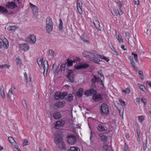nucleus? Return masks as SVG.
Masks as SVG:
<instances>
[{
  "mask_svg": "<svg viewBox=\"0 0 151 151\" xmlns=\"http://www.w3.org/2000/svg\"><path fill=\"white\" fill-rule=\"evenodd\" d=\"M84 95L87 96L93 95L92 99L96 102H98L102 99L101 94L97 93L96 91L93 88H91L84 92Z\"/></svg>",
  "mask_w": 151,
  "mask_h": 151,
  "instance_id": "1",
  "label": "nucleus"
},
{
  "mask_svg": "<svg viewBox=\"0 0 151 151\" xmlns=\"http://www.w3.org/2000/svg\"><path fill=\"white\" fill-rule=\"evenodd\" d=\"M54 142L56 146L60 147L62 146V148L64 150L66 149V146L63 139L62 136L61 135H56L54 137Z\"/></svg>",
  "mask_w": 151,
  "mask_h": 151,
  "instance_id": "2",
  "label": "nucleus"
},
{
  "mask_svg": "<svg viewBox=\"0 0 151 151\" xmlns=\"http://www.w3.org/2000/svg\"><path fill=\"white\" fill-rule=\"evenodd\" d=\"M89 52L86 51H84L82 53L83 56L86 57L88 60L91 61L93 62L96 63H99V62L100 61V60L98 58H95L93 57H91L89 55Z\"/></svg>",
  "mask_w": 151,
  "mask_h": 151,
  "instance_id": "3",
  "label": "nucleus"
},
{
  "mask_svg": "<svg viewBox=\"0 0 151 151\" xmlns=\"http://www.w3.org/2000/svg\"><path fill=\"white\" fill-rule=\"evenodd\" d=\"M100 112L102 115H106L108 114L109 110L107 104L104 103L101 104L100 106Z\"/></svg>",
  "mask_w": 151,
  "mask_h": 151,
  "instance_id": "4",
  "label": "nucleus"
},
{
  "mask_svg": "<svg viewBox=\"0 0 151 151\" xmlns=\"http://www.w3.org/2000/svg\"><path fill=\"white\" fill-rule=\"evenodd\" d=\"M46 23V29L47 31L48 32L51 31L52 29L53 24L52 22L50 17H48L47 18Z\"/></svg>",
  "mask_w": 151,
  "mask_h": 151,
  "instance_id": "5",
  "label": "nucleus"
},
{
  "mask_svg": "<svg viewBox=\"0 0 151 151\" xmlns=\"http://www.w3.org/2000/svg\"><path fill=\"white\" fill-rule=\"evenodd\" d=\"M101 82V83L103 86V81L102 80H100V79L97 78L95 76H94V77L91 79V86L92 87L96 88V83H99Z\"/></svg>",
  "mask_w": 151,
  "mask_h": 151,
  "instance_id": "6",
  "label": "nucleus"
},
{
  "mask_svg": "<svg viewBox=\"0 0 151 151\" xmlns=\"http://www.w3.org/2000/svg\"><path fill=\"white\" fill-rule=\"evenodd\" d=\"M29 6L31 8L34 15L36 16L37 18H39L40 17V16L37 14L38 11L37 6L34 5L31 3H29Z\"/></svg>",
  "mask_w": 151,
  "mask_h": 151,
  "instance_id": "7",
  "label": "nucleus"
},
{
  "mask_svg": "<svg viewBox=\"0 0 151 151\" xmlns=\"http://www.w3.org/2000/svg\"><path fill=\"white\" fill-rule=\"evenodd\" d=\"M67 142L70 144H73L75 143L76 141V137L73 135H68L67 137Z\"/></svg>",
  "mask_w": 151,
  "mask_h": 151,
  "instance_id": "8",
  "label": "nucleus"
},
{
  "mask_svg": "<svg viewBox=\"0 0 151 151\" xmlns=\"http://www.w3.org/2000/svg\"><path fill=\"white\" fill-rule=\"evenodd\" d=\"M93 20L95 27L100 30H101V27L100 26L99 22L97 18L94 16L93 18Z\"/></svg>",
  "mask_w": 151,
  "mask_h": 151,
  "instance_id": "9",
  "label": "nucleus"
},
{
  "mask_svg": "<svg viewBox=\"0 0 151 151\" xmlns=\"http://www.w3.org/2000/svg\"><path fill=\"white\" fill-rule=\"evenodd\" d=\"M17 7V4L13 1L8 2L6 4V7L8 9H12Z\"/></svg>",
  "mask_w": 151,
  "mask_h": 151,
  "instance_id": "10",
  "label": "nucleus"
},
{
  "mask_svg": "<svg viewBox=\"0 0 151 151\" xmlns=\"http://www.w3.org/2000/svg\"><path fill=\"white\" fill-rule=\"evenodd\" d=\"M19 47L20 50L26 51H28L29 49L28 45L25 43L19 44Z\"/></svg>",
  "mask_w": 151,
  "mask_h": 151,
  "instance_id": "11",
  "label": "nucleus"
},
{
  "mask_svg": "<svg viewBox=\"0 0 151 151\" xmlns=\"http://www.w3.org/2000/svg\"><path fill=\"white\" fill-rule=\"evenodd\" d=\"M9 45L8 40H5L3 42H0V49H2L3 47L7 49L9 47Z\"/></svg>",
  "mask_w": 151,
  "mask_h": 151,
  "instance_id": "12",
  "label": "nucleus"
},
{
  "mask_svg": "<svg viewBox=\"0 0 151 151\" xmlns=\"http://www.w3.org/2000/svg\"><path fill=\"white\" fill-rule=\"evenodd\" d=\"M82 3L80 0H78L77 2V8L79 13L81 14H82Z\"/></svg>",
  "mask_w": 151,
  "mask_h": 151,
  "instance_id": "13",
  "label": "nucleus"
},
{
  "mask_svg": "<svg viewBox=\"0 0 151 151\" xmlns=\"http://www.w3.org/2000/svg\"><path fill=\"white\" fill-rule=\"evenodd\" d=\"M8 139L13 147L17 148L18 146L17 143L12 137H8Z\"/></svg>",
  "mask_w": 151,
  "mask_h": 151,
  "instance_id": "14",
  "label": "nucleus"
},
{
  "mask_svg": "<svg viewBox=\"0 0 151 151\" xmlns=\"http://www.w3.org/2000/svg\"><path fill=\"white\" fill-rule=\"evenodd\" d=\"M65 123V122L64 120L58 121L55 124L54 127L55 128L58 129L59 128L63 126Z\"/></svg>",
  "mask_w": 151,
  "mask_h": 151,
  "instance_id": "15",
  "label": "nucleus"
},
{
  "mask_svg": "<svg viewBox=\"0 0 151 151\" xmlns=\"http://www.w3.org/2000/svg\"><path fill=\"white\" fill-rule=\"evenodd\" d=\"M68 74L67 75V77L68 78L69 81L71 82H73L74 77L73 71L71 70H68Z\"/></svg>",
  "mask_w": 151,
  "mask_h": 151,
  "instance_id": "16",
  "label": "nucleus"
},
{
  "mask_svg": "<svg viewBox=\"0 0 151 151\" xmlns=\"http://www.w3.org/2000/svg\"><path fill=\"white\" fill-rule=\"evenodd\" d=\"M89 66V65L87 63H83L79 65H76L75 66V68L76 69H86Z\"/></svg>",
  "mask_w": 151,
  "mask_h": 151,
  "instance_id": "17",
  "label": "nucleus"
},
{
  "mask_svg": "<svg viewBox=\"0 0 151 151\" xmlns=\"http://www.w3.org/2000/svg\"><path fill=\"white\" fill-rule=\"evenodd\" d=\"M27 39L29 40V41L34 44L36 41L35 36L34 34H30L28 37Z\"/></svg>",
  "mask_w": 151,
  "mask_h": 151,
  "instance_id": "18",
  "label": "nucleus"
},
{
  "mask_svg": "<svg viewBox=\"0 0 151 151\" xmlns=\"http://www.w3.org/2000/svg\"><path fill=\"white\" fill-rule=\"evenodd\" d=\"M7 94L8 97L10 99L12 100L14 99V95L13 93L12 88H11L9 89Z\"/></svg>",
  "mask_w": 151,
  "mask_h": 151,
  "instance_id": "19",
  "label": "nucleus"
},
{
  "mask_svg": "<svg viewBox=\"0 0 151 151\" xmlns=\"http://www.w3.org/2000/svg\"><path fill=\"white\" fill-rule=\"evenodd\" d=\"M65 102L58 101L55 102V106L58 108H62L65 105Z\"/></svg>",
  "mask_w": 151,
  "mask_h": 151,
  "instance_id": "20",
  "label": "nucleus"
},
{
  "mask_svg": "<svg viewBox=\"0 0 151 151\" xmlns=\"http://www.w3.org/2000/svg\"><path fill=\"white\" fill-rule=\"evenodd\" d=\"M98 129L100 132H102L107 130V128L104 125L100 124L98 126Z\"/></svg>",
  "mask_w": 151,
  "mask_h": 151,
  "instance_id": "21",
  "label": "nucleus"
},
{
  "mask_svg": "<svg viewBox=\"0 0 151 151\" xmlns=\"http://www.w3.org/2000/svg\"><path fill=\"white\" fill-rule=\"evenodd\" d=\"M81 39L83 40V42H88L89 40V38L86 35V34L85 33H83V34L82 35L81 37Z\"/></svg>",
  "mask_w": 151,
  "mask_h": 151,
  "instance_id": "22",
  "label": "nucleus"
},
{
  "mask_svg": "<svg viewBox=\"0 0 151 151\" xmlns=\"http://www.w3.org/2000/svg\"><path fill=\"white\" fill-rule=\"evenodd\" d=\"M48 67L49 65L47 61V60L44 61L43 62V67L44 69V71L43 72L44 74L45 71L46 72V73H47L48 69Z\"/></svg>",
  "mask_w": 151,
  "mask_h": 151,
  "instance_id": "23",
  "label": "nucleus"
},
{
  "mask_svg": "<svg viewBox=\"0 0 151 151\" xmlns=\"http://www.w3.org/2000/svg\"><path fill=\"white\" fill-rule=\"evenodd\" d=\"M78 58H76V59H75L74 60L72 61L70 59H67V63L68 65V66H71L73 65V63L75 62V60L78 61Z\"/></svg>",
  "mask_w": 151,
  "mask_h": 151,
  "instance_id": "24",
  "label": "nucleus"
},
{
  "mask_svg": "<svg viewBox=\"0 0 151 151\" xmlns=\"http://www.w3.org/2000/svg\"><path fill=\"white\" fill-rule=\"evenodd\" d=\"M53 118L56 119H58L61 117V114L60 112H56L53 114Z\"/></svg>",
  "mask_w": 151,
  "mask_h": 151,
  "instance_id": "25",
  "label": "nucleus"
},
{
  "mask_svg": "<svg viewBox=\"0 0 151 151\" xmlns=\"http://www.w3.org/2000/svg\"><path fill=\"white\" fill-rule=\"evenodd\" d=\"M116 37L119 43H121L123 42V39L122 36L120 34L118 33L117 35V33H116Z\"/></svg>",
  "mask_w": 151,
  "mask_h": 151,
  "instance_id": "26",
  "label": "nucleus"
},
{
  "mask_svg": "<svg viewBox=\"0 0 151 151\" xmlns=\"http://www.w3.org/2000/svg\"><path fill=\"white\" fill-rule=\"evenodd\" d=\"M37 62L39 67L41 68H42V58H38Z\"/></svg>",
  "mask_w": 151,
  "mask_h": 151,
  "instance_id": "27",
  "label": "nucleus"
},
{
  "mask_svg": "<svg viewBox=\"0 0 151 151\" xmlns=\"http://www.w3.org/2000/svg\"><path fill=\"white\" fill-rule=\"evenodd\" d=\"M89 53H90L93 56L95 57V58H96V56H99V55H100L99 54V53L97 52L94 50H91L89 52Z\"/></svg>",
  "mask_w": 151,
  "mask_h": 151,
  "instance_id": "28",
  "label": "nucleus"
},
{
  "mask_svg": "<svg viewBox=\"0 0 151 151\" xmlns=\"http://www.w3.org/2000/svg\"><path fill=\"white\" fill-rule=\"evenodd\" d=\"M60 92H58L55 93L54 95V97L56 100H59L60 99Z\"/></svg>",
  "mask_w": 151,
  "mask_h": 151,
  "instance_id": "29",
  "label": "nucleus"
},
{
  "mask_svg": "<svg viewBox=\"0 0 151 151\" xmlns=\"http://www.w3.org/2000/svg\"><path fill=\"white\" fill-rule=\"evenodd\" d=\"M66 63V62L65 63H62L61 66L59 70V71L60 72H62V71H63L65 70V64Z\"/></svg>",
  "mask_w": 151,
  "mask_h": 151,
  "instance_id": "30",
  "label": "nucleus"
},
{
  "mask_svg": "<svg viewBox=\"0 0 151 151\" xmlns=\"http://www.w3.org/2000/svg\"><path fill=\"white\" fill-rule=\"evenodd\" d=\"M0 12L3 13H7L8 12V11L7 9L4 7L1 6H0Z\"/></svg>",
  "mask_w": 151,
  "mask_h": 151,
  "instance_id": "31",
  "label": "nucleus"
},
{
  "mask_svg": "<svg viewBox=\"0 0 151 151\" xmlns=\"http://www.w3.org/2000/svg\"><path fill=\"white\" fill-rule=\"evenodd\" d=\"M130 64L132 67L134 69L137 68V67L135 65V63L134 60L133 58H132L130 59Z\"/></svg>",
  "mask_w": 151,
  "mask_h": 151,
  "instance_id": "32",
  "label": "nucleus"
},
{
  "mask_svg": "<svg viewBox=\"0 0 151 151\" xmlns=\"http://www.w3.org/2000/svg\"><path fill=\"white\" fill-rule=\"evenodd\" d=\"M130 64L132 67L134 69L137 68V67L135 65V63L134 60L133 58H132L130 59Z\"/></svg>",
  "mask_w": 151,
  "mask_h": 151,
  "instance_id": "33",
  "label": "nucleus"
},
{
  "mask_svg": "<svg viewBox=\"0 0 151 151\" xmlns=\"http://www.w3.org/2000/svg\"><path fill=\"white\" fill-rule=\"evenodd\" d=\"M130 64L132 67L134 69L137 68V67L135 65V63L134 60L133 58H132L130 59Z\"/></svg>",
  "mask_w": 151,
  "mask_h": 151,
  "instance_id": "34",
  "label": "nucleus"
},
{
  "mask_svg": "<svg viewBox=\"0 0 151 151\" xmlns=\"http://www.w3.org/2000/svg\"><path fill=\"white\" fill-rule=\"evenodd\" d=\"M16 28L15 26H9L7 28V29L9 31H14Z\"/></svg>",
  "mask_w": 151,
  "mask_h": 151,
  "instance_id": "35",
  "label": "nucleus"
},
{
  "mask_svg": "<svg viewBox=\"0 0 151 151\" xmlns=\"http://www.w3.org/2000/svg\"><path fill=\"white\" fill-rule=\"evenodd\" d=\"M132 55L134 56V57L135 61L137 62L138 63L139 60L138 59L137 54L134 52H132Z\"/></svg>",
  "mask_w": 151,
  "mask_h": 151,
  "instance_id": "36",
  "label": "nucleus"
},
{
  "mask_svg": "<svg viewBox=\"0 0 151 151\" xmlns=\"http://www.w3.org/2000/svg\"><path fill=\"white\" fill-rule=\"evenodd\" d=\"M0 94L2 97V98L3 99H4L5 98V96L4 92V88L3 86L2 87V88H1Z\"/></svg>",
  "mask_w": 151,
  "mask_h": 151,
  "instance_id": "37",
  "label": "nucleus"
},
{
  "mask_svg": "<svg viewBox=\"0 0 151 151\" xmlns=\"http://www.w3.org/2000/svg\"><path fill=\"white\" fill-rule=\"evenodd\" d=\"M70 151H80V149L76 147H70Z\"/></svg>",
  "mask_w": 151,
  "mask_h": 151,
  "instance_id": "38",
  "label": "nucleus"
},
{
  "mask_svg": "<svg viewBox=\"0 0 151 151\" xmlns=\"http://www.w3.org/2000/svg\"><path fill=\"white\" fill-rule=\"evenodd\" d=\"M67 93L66 92L60 93V99H63L65 96L67 95Z\"/></svg>",
  "mask_w": 151,
  "mask_h": 151,
  "instance_id": "39",
  "label": "nucleus"
},
{
  "mask_svg": "<svg viewBox=\"0 0 151 151\" xmlns=\"http://www.w3.org/2000/svg\"><path fill=\"white\" fill-rule=\"evenodd\" d=\"M99 58L101 59L104 60L106 62H108L109 60L108 58L104 56H102V55H99Z\"/></svg>",
  "mask_w": 151,
  "mask_h": 151,
  "instance_id": "40",
  "label": "nucleus"
},
{
  "mask_svg": "<svg viewBox=\"0 0 151 151\" xmlns=\"http://www.w3.org/2000/svg\"><path fill=\"white\" fill-rule=\"evenodd\" d=\"M59 21L60 22V23L59 24V30L61 31L62 30L63 27V22L61 19H59Z\"/></svg>",
  "mask_w": 151,
  "mask_h": 151,
  "instance_id": "41",
  "label": "nucleus"
},
{
  "mask_svg": "<svg viewBox=\"0 0 151 151\" xmlns=\"http://www.w3.org/2000/svg\"><path fill=\"white\" fill-rule=\"evenodd\" d=\"M73 96H72L71 94H69L68 95V98L67 99V100L68 101L70 102L73 100Z\"/></svg>",
  "mask_w": 151,
  "mask_h": 151,
  "instance_id": "42",
  "label": "nucleus"
},
{
  "mask_svg": "<svg viewBox=\"0 0 151 151\" xmlns=\"http://www.w3.org/2000/svg\"><path fill=\"white\" fill-rule=\"evenodd\" d=\"M122 93H125L126 94L129 93L130 92V90L129 88H126L125 90H122Z\"/></svg>",
  "mask_w": 151,
  "mask_h": 151,
  "instance_id": "43",
  "label": "nucleus"
},
{
  "mask_svg": "<svg viewBox=\"0 0 151 151\" xmlns=\"http://www.w3.org/2000/svg\"><path fill=\"white\" fill-rule=\"evenodd\" d=\"M49 54L50 56L52 57H54L55 55V52L52 50H49Z\"/></svg>",
  "mask_w": 151,
  "mask_h": 151,
  "instance_id": "44",
  "label": "nucleus"
},
{
  "mask_svg": "<svg viewBox=\"0 0 151 151\" xmlns=\"http://www.w3.org/2000/svg\"><path fill=\"white\" fill-rule=\"evenodd\" d=\"M103 151H106L108 149V147L106 144H104L103 146Z\"/></svg>",
  "mask_w": 151,
  "mask_h": 151,
  "instance_id": "45",
  "label": "nucleus"
},
{
  "mask_svg": "<svg viewBox=\"0 0 151 151\" xmlns=\"http://www.w3.org/2000/svg\"><path fill=\"white\" fill-rule=\"evenodd\" d=\"M138 119L139 122H142L145 119V117L143 116H139L138 117Z\"/></svg>",
  "mask_w": 151,
  "mask_h": 151,
  "instance_id": "46",
  "label": "nucleus"
},
{
  "mask_svg": "<svg viewBox=\"0 0 151 151\" xmlns=\"http://www.w3.org/2000/svg\"><path fill=\"white\" fill-rule=\"evenodd\" d=\"M9 65L7 64L0 65V68H9Z\"/></svg>",
  "mask_w": 151,
  "mask_h": 151,
  "instance_id": "47",
  "label": "nucleus"
},
{
  "mask_svg": "<svg viewBox=\"0 0 151 151\" xmlns=\"http://www.w3.org/2000/svg\"><path fill=\"white\" fill-rule=\"evenodd\" d=\"M117 4L118 5V6L119 7V9H121L123 3L122 2L118 1L116 2Z\"/></svg>",
  "mask_w": 151,
  "mask_h": 151,
  "instance_id": "48",
  "label": "nucleus"
},
{
  "mask_svg": "<svg viewBox=\"0 0 151 151\" xmlns=\"http://www.w3.org/2000/svg\"><path fill=\"white\" fill-rule=\"evenodd\" d=\"M111 13L114 16H117V12L115 9H113L112 11H111Z\"/></svg>",
  "mask_w": 151,
  "mask_h": 151,
  "instance_id": "49",
  "label": "nucleus"
},
{
  "mask_svg": "<svg viewBox=\"0 0 151 151\" xmlns=\"http://www.w3.org/2000/svg\"><path fill=\"white\" fill-rule=\"evenodd\" d=\"M139 74L140 77L142 79L143 78V76L142 71L140 70L139 71Z\"/></svg>",
  "mask_w": 151,
  "mask_h": 151,
  "instance_id": "50",
  "label": "nucleus"
},
{
  "mask_svg": "<svg viewBox=\"0 0 151 151\" xmlns=\"http://www.w3.org/2000/svg\"><path fill=\"white\" fill-rule=\"evenodd\" d=\"M22 104L23 106L24 107V108H26L27 107V105L26 102V101L24 100H23Z\"/></svg>",
  "mask_w": 151,
  "mask_h": 151,
  "instance_id": "51",
  "label": "nucleus"
},
{
  "mask_svg": "<svg viewBox=\"0 0 151 151\" xmlns=\"http://www.w3.org/2000/svg\"><path fill=\"white\" fill-rule=\"evenodd\" d=\"M15 61L16 63L18 64H20L21 63V61L19 59V58H17Z\"/></svg>",
  "mask_w": 151,
  "mask_h": 151,
  "instance_id": "52",
  "label": "nucleus"
},
{
  "mask_svg": "<svg viewBox=\"0 0 151 151\" xmlns=\"http://www.w3.org/2000/svg\"><path fill=\"white\" fill-rule=\"evenodd\" d=\"M142 101L144 104V105H145L147 104V101L145 98H142Z\"/></svg>",
  "mask_w": 151,
  "mask_h": 151,
  "instance_id": "53",
  "label": "nucleus"
},
{
  "mask_svg": "<svg viewBox=\"0 0 151 151\" xmlns=\"http://www.w3.org/2000/svg\"><path fill=\"white\" fill-rule=\"evenodd\" d=\"M101 139L102 140H106V137L104 135H103L101 137Z\"/></svg>",
  "mask_w": 151,
  "mask_h": 151,
  "instance_id": "54",
  "label": "nucleus"
},
{
  "mask_svg": "<svg viewBox=\"0 0 151 151\" xmlns=\"http://www.w3.org/2000/svg\"><path fill=\"white\" fill-rule=\"evenodd\" d=\"M28 141L27 139H25L24 140V141L23 143V145H26L28 144Z\"/></svg>",
  "mask_w": 151,
  "mask_h": 151,
  "instance_id": "55",
  "label": "nucleus"
},
{
  "mask_svg": "<svg viewBox=\"0 0 151 151\" xmlns=\"http://www.w3.org/2000/svg\"><path fill=\"white\" fill-rule=\"evenodd\" d=\"M139 87L140 89H141L142 91H144V89L145 88V87L144 85L142 84H139Z\"/></svg>",
  "mask_w": 151,
  "mask_h": 151,
  "instance_id": "56",
  "label": "nucleus"
},
{
  "mask_svg": "<svg viewBox=\"0 0 151 151\" xmlns=\"http://www.w3.org/2000/svg\"><path fill=\"white\" fill-rule=\"evenodd\" d=\"M126 36L128 40H129V39L130 38V34L129 32H126Z\"/></svg>",
  "mask_w": 151,
  "mask_h": 151,
  "instance_id": "57",
  "label": "nucleus"
},
{
  "mask_svg": "<svg viewBox=\"0 0 151 151\" xmlns=\"http://www.w3.org/2000/svg\"><path fill=\"white\" fill-rule=\"evenodd\" d=\"M0 38L2 42L4 41L5 39L6 40L4 36L1 35L0 36Z\"/></svg>",
  "mask_w": 151,
  "mask_h": 151,
  "instance_id": "58",
  "label": "nucleus"
},
{
  "mask_svg": "<svg viewBox=\"0 0 151 151\" xmlns=\"http://www.w3.org/2000/svg\"><path fill=\"white\" fill-rule=\"evenodd\" d=\"M76 95L78 97H81L82 95V93L78 91L76 93Z\"/></svg>",
  "mask_w": 151,
  "mask_h": 151,
  "instance_id": "59",
  "label": "nucleus"
},
{
  "mask_svg": "<svg viewBox=\"0 0 151 151\" xmlns=\"http://www.w3.org/2000/svg\"><path fill=\"white\" fill-rule=\"evenodd\" d=\"M124 150L125 151H129L128 146L127 145H126V144L125 145Z\"/></svg>",
  "mask_w": 151,
  "mask_h": 151,
  "instance_id": "60",
  "label": "nucleus"
},
{
  "mask_svg": "<svg viewBox=\"0 0 151 151\" xmlns=\"http://www.w3.org/2000/svg\"><path fill=\"white\" fill-rule=\"evenodd\" d=\"M145 32L147 35H148L150 33V31L148 29H147L145 30Z\"/></svg>",
  "mask_w": 151,
  "mask_h": 151,
  "instance_id": "61",
  "label": "nucleus"
},
{
  "mask_svg": "<svg viewBox=\"0 0 151 151\" xmlns=\"http://www.w3.org/2000/svg\"><path fill=\"white\" fill-rule=\"evenodd\" d=\"M117 11L119 15H121L123 14V12H122V10L121 9H119V10H118Z\"/></svg>",
  "mask_w": 151,
  "mask_h": 151,
  "instance_id": "62",
  "label": "nucleus"
},
{
  "mask_svg": "<svg viewBox=\"0 0 151 151\" xmlns=\"http://www.w3.org/2000/svg\"><path fill=\"white\" fill-rule=\"evenodd\" d=\"M113 53L115 55H116L117 56H118L119 55L118 53L116 50H114L113 51Z\"/></svg>",
  "mask_w": 151,
  "mask_h": 151,
  "instance_id": "63",
  "label": "nucleus"
},
{
  "mask_svg": "<svg viewBox=\"0 0 151 151\" xmlns=\"http://www.w3.org/2000/svg\"><path fill=\"white\" fill-rule=\"evenodd\" d=\"M135 4L137 5H138L139 4V2L138 0H134Z\"/></svg>",
  "mask_w": 151,
  "mask_h": 151,
  "instance_id": "64",
  "label": "nucleus"
}]
</instances>
